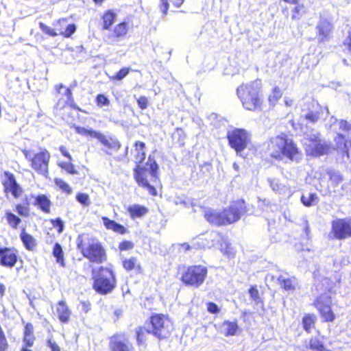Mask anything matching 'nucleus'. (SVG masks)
Instances as JSON below:
<instances>
[{"mask_svg":"<svg viewBox=\"0 0 351 351\" xmlns=\"http://www.w3.org/2000/svg\"><path fill=\"white\" fill-rule=\"evenodd\" d=\"M328 173L330 177V182L333 187L337 186L342 182L343 178L339 172L330 170Z\"/></svg>","mask_w":351,"mask_h":351,"instance_id":"nucleus-36","label":"nucleus"},{"mask_svg":"<svg viewBox=\"0 0 351 351\" xmlns=\"http://www.w3.org/2000/svg\"><path fill=\"white\" fill-rule=\"evenodd\" d=\"M261 87V80H255L250 84H242L237 90V95L243 107L249 110H255L262 104L259 93Z\"/></svg>","mask_w":351,"mask_h":351,"instance_id":"nucleus-4","label":"nucleus"},{"mask_svg":"<svg viewBox=\"0 0 351 351\" xmlns=\"http://www.w3.org/2000/svg\"><path fill=\"white\" fill-rule=\"evenodd\" d=\"M281 96L282 94L280 88L278 87H275L273 89L272 94L269 97V101L272 104H274L276 102V101L281 97Z\"/></svg>","mask_w":351,"mask_h":351,"instance_id":"nucleus-50","label":"nucleus"},{"mask_svg":"<svg viewBox=\"0 0 351 351\" xmlns=\"http://www.w3.org/2000/svg\"><path fill=\"white\" fill-rule=\"evenodd\" d=\"M160 10L163 15H165L168 10L169 3H171L174 7L179 8L183 3L184 0H160Z\"/></svg>","mask_w":351,"mask_h":351,"instance_id":"nucleus-35","label":"nucleus"},{"mask_svg":"<svg viewBox=\"0 0 351 351\" xmlns=\"http://www.w3.org/2000/svg\"><path fill=\"white\" fill-rule=\"evenodd\" d=\"M2 184L4 186V192L5 193H11L15 198L20 197L23 192V189L17 183L15 176L12 173L5 172V179Z\"/></svg>","mask_w":351,"mask_h":351,"instance_id":"nucleus-13","label":"nucleus"},{"mask_svg":"<svg viewBox=\"0 0 351 351\" xmlns=\"http://www.w3.org/2000/svg\"><path fill=\"white\" fill-rule=\"evenodd\" d=\"M246 211L244 200L239 199L232 202L228 208L223 210L224 225L230 224L238 221Z\"/></svg>","mask_w":351,"mask_h":351,"instance_id":"nucleus-10","label":"nucleus"},{"mask_svg":"<svg viewBox=\"0 0 351 351\" xmlns=\"http://www.w3.org/2000/svg\"><path fill=\"white\" fill-rule=\"evenodd\" d=\"M138 105L142 110L147 108L148 100L146 97L142 96L137 99Z\"/></svg>","mask_w":351,"mask_h":351,"instance_id":"nucleus-55","label":"nucleus"},{"mask_svg":"<svg viewBox=\"0 0 351 351\" xmlns=\"http://www.w3.org/2000/svg\"><path fill=\"white\" fill-rule=\"evenodd\" d=\"M34 204L46 213L50 211L51 202L45 195L37 196Z\"/></svg>","mask_w":351,"mask_h":351,"instance_id":"nucleus-29","label":"nucleus"},{"mask_svg":"<svg viewBox=\"0 0 351 351\" xmlns=\"http://www.w3.org/2000/svg\"><path fill=\"white\" fill-rule=\"evenodd\" d=\"M136 265L137 259L136 258H131L123 261V267L127 270H132L134 269Z\"/></svg>","mask_w":351,"mask_h":351,"instance_id":"nucleus-51","label":"nucleus"},{"mask_svg":"<svg viewBox=\"0 0 351 351\" xmlns=\"http://www.w3.org/2000/svg\"><path fill=\"white\" fill-rule=\"evenodd\" d=\"M221 239L219 232L212 231L208 233L204 239H201V246L202 247H211L216 245Z\"/></svg>","mask_w":351,"mask_h":351,"instance_id":"nucleus-20","label":"nucleus"},{"mask_svg":"<svg viewBox=\"0 0 351 351\" xmlns=\"http://www.w3.org/2000/svg\"><path fill=\"white\" fill-rule=\"evenodd\" d=\"M312 108L308 111L302 114L301 119L304 118L305 120L310 123H315L319 119V113L318 111V105L312 104Z\"/></svg>","mask_w":351,"mask_h":351,"instance_id":"nucleus-26","label":"nucleus"},{"mask_svg":"<svg viewBox=\"0 0 351 351\" xmlns=\"http://www.w3.org/2000/svg\"><path fill=\"white\" fill-rule=\"evenodd\" d=\"M53 256L56 258V261L62 266L64 265L63 258V252L60 244L56 243L53 250Z\"/></svg>","mask_w":351,"mask_h":351,"instance_id":"nucleus-42","label":"nucleus"},{"mask_svg":"<svg viewBox=\"0 0 351 351\" xmlns=\"http://www.w3.org/2000/svg\"><path fill=\"white\" fill-rule=\"evenodd\" d=\"M97 140L105 147L108 149H112L114 152H117L121 147V143L117 139L113 138H108L102 133H99Z\"/></svg>","mask_w":351,"mask_h":351,"instance_id":"nucleus-21","label":"nucleus"},{"mask_svg":"<svg viewBox=\"0 0 351 351\" xmlns=\"http://www.w3.org/2000/svg\"><path fill=\"white\" fill-rule=\"evenodd\" d=\"M77 200L84 206H88L90 204L89 197L86 193H79L76 197Z\"/></svg>","mask_w":351,"mask_h":351,"instance_id":"nucleus-52","label":"nucleus"},{"mask_svg":"<svg viewBox=\"0 0 351 351\" xmlns=\"http://www.w3.org/2000/svg\"><path fill=\"white\" fill-rule=\"evenodd\" d=\"M34 337L33 336V326L31 324H27L25 327L23 341L27 346H32Z\"/></svg>","mask_w":351,"mask_h":351,"instance_id":"nucleus-33","label":"nucleus"},{"mask_svg":"<svg viewBox=\"0 0 351 351\" xmlns=\"http://www.w3.org/2000/svg\"><path fill=\"white\" fill-rule=\"evenodd\" d=\"M249 293L251 299L256 303V304H258L261 302L258 291L256 287H252L249 290Z\"/></svg>","mask_w":351,"mask_h":351,"instance_id":"nucleus-49","label":"nucleus"},{"mask_svg":"<svg viewBox=\"0 0 351 351\" xmlns=\"http://www.w3.org/2000/svg\"><path fill=\"white\" fill-rule=\"evenodd\" d=\"M268 182L273 191L280 194H288L289 195H292L291 189L284 184L280 183L277 179H269Z\"/></svg>","mask_w":351,"mask_h":351,"instance_id":"nucleus-25","label":"nucleus"},{"mask_svg":"<svg viewBox=\"0 0 351 351\" xmlns=\"http://www.w3.org/2000/svg\"><path fill=\"white\" fill-rule=\"evenodd\" d=\"M67 25V20L66 19H61L53 23V26L55 27L56 32V28H62L64 30V28Z\"/></svg>","mask_w":351,"mask_h":351,"instance_id":"nucleus-56","label":"nucleus"},{"mask_svg":"<svg viewBox=\"0 0 351 351\" xmlns=\"http://www.w3.org/2000/svg\"><path fill=\"white\" fill-rule=\"evenodd\" d=\"M330 234H333V238L339 240L351 237V217L333 221Z\"/></svg>","mask_w":351,"mask_h":351,"instance_id":"nucleus-11","label":"nucleus"},{"mask_svg":"<svg viewBox=\"0 0 351 351\" xmlns=\"http://www.w3.org/2000/svg\"><path fill=\"white\" fill-rule=\"evenodd\" d=\"M93 288L101 293L106 294L112 291L115 287V278L111 270L103 267L99 269H93Z\"/></svg>","mask_w":351,"mask_h":351,"instance_id":"nucleus-5","label":"nucleus"},{"mask_svg":"<svg viewBox=\"0 0 351 351\" xmlns=\"http://www.w3.org/2000/svg\"><path fill=\"white\" fill-rule=\"evenodd\" d=\"M315 322L314 316L310 315L304 316L302 320L304 329L307 332H310L311 329L314 327Z\"/></svg>","mask_w":351,"mask_h":351,"instance_id":"nucleus-37","label":"nucleus"},{"mask_svg":"<svg viewBox=\"0 0 351 351\" xmlns=\"http://www.w3.org/2000/svg\"><path fill=\"white\" fill-rule=\"evenodd\" d=\"M151 333L159 339L167 338L173 329L171 322L165 315L156 314L151 317Z\"/></svg>","mask_w":351,"mask_h":351,"instance_id":"nucleus-7","label":"nucleus"},{"mask_svg":"<svg viewBox=\"0 0 351 351\" xmlns=\"http://www.w3.org/2000/svg\"><path fill=\"white\" fill-rule=\"evenodd\" d=\"M59 166L71 174L77 173V171L74 168V165L70 162H60Z\"/></svg>","mask_w":351,"mask_h":351,"instance_id":"nucleus-47","label":"nucleus"},{"mask_svg":"<svg viewBox=\"0 0 351 351\" xmlns=\"http://www.w3.org/2000/svg\"><path fill=\"white\" fill-rule=\"evenodd\" d=\"M131 218L142 217L148 213V208L139 204H133L128 208Z\"/></svg>","mask_w":351,"mask_h":351,"instance_id":"nucleus-24","label":"nucleus"},{"mask_svg":"<svg viewBox=\"0 0 351 351\" xmlns=\"http://www.w3.org/2000/svg\"><path fill=\"white\" fill-rule=\"evenodd\" d=\"M319 199L316 193H308L301 197L302 203L307 207L315 206L318 204Z\"/></svg>","mask_w":351,"mask_h":351,"instance_id":"nucleus-31","label":"nucleus"},{"mask_svg":"<svg viewBox=\"0 0 351 351\" xmlns=\"http://www.w3.org/2000/svg\"><path fill=\"white\" fill-rule=\"evenodd\" d=\"M16 261L17 257L13 250L7 247L0 249V263L1 265L12 267Z\"/></svg>","mask_w":351,"mask_h":351,"instance_id":"nucleus-18","label":"nucleus"},{"mask_svg":"<svg viewBox=\"0 0 351 351\" xmlns=\"http://www.w3.org/2000/svg\"><path fill=\"white\" fill-rule=\"evenodd\" d=\"M340 129H342L345 131H347L351 133V125L348 123L346 121L341 120L339 123Z\"/></svg>","mask_w":351,"mask_h":351,"instance_id":"nucleus-59","label":"nucleus"},{"mask_svg":"<svg viewBox=\"0 0 351 351\" xmlns=\"http://www.w3.org/2000/svg\"><path fill=\"white\" fill-rule=\"evenodd\" d=\"M205 219L210 224L215 226H224V218L223 211H217L212 208H206L204 211Z\"/></svg>","mask_w":351,"mask_h":351,"instance_id":"nucleus-19","label":"nucleus"},{"mask_svg":"<svg viewBox=\"0 0 351 351\" xmlns=\"http://www.w3.org/2000/svg\"><path fill=\"white\" fill-rule=\"evenodd\" d=\"M267 149L271 157L282 160L285 158L293 162H298L301 154L292 138L285 134L271 137L267 143Z\"/></svg>","mask_w":351,"mask_h":351,"instance_id":"nucleus-2","label":"nucleus"},{"mask_svg":"<svg viewBox=\"0 0 351 351\" xmlns=\"http://www.w3.org/2000/svg\"><path fill=\"white\" fill-rule=\"evenodd\" d=\"M23 154L25 155V157L26 159L29 160L31 161V163L32 162V158L34 157V154L31 153L30 151L28 150H24Z\"/></svg>","mask_w":351,"mask_h":351,"instance_id":"nucleus-64","label":"nucleus"},{"mask_svg":"<svg viewBox=\"0 0 351 351\" xmlns=\"http://www.w3.org/2000/svg\"><path fill=\"white\" fill-rule=\"evenodd\" d=\"M343 44L347 47L348 51L351 53V33H349Z\"/></svg>","mask_w":351,"mask_h":351,"instance_id":"nucleus-63","label":"nucleus"},{"mask_svg":"<svg viewBox=\"0 0 351 351\" xmlns=\"http://www.w3.org/2000/svg\"><path fill=\"white\" fill-rule=\"evenodd\" d=\"M292 12L293 14L291 16V19L293 20H298L302 16V15L304 13H306V8L303 4H298L297 6L294 8Z\"/></svg>","mask_w":351,"mask_h":351,"instance_id":"nucleus-43","label":"nucleus"},{"mask_svg":"<svg viewBox=\"0 0 351 351\" xmlns=\"http://www.w3.org/2000/svg\"><path fill=\"white\" fill-rule=\"evenodd\" d=\"M115 14L111 12H108L103 16V29H108L114 23Z\"/></svg>","mask_w":351,"mask_h":351,"instance_id":"nucleus-39","label":"nucleus"},{"mask_svg":"<svg viewBox=\"0 0 351 351\" xmlns=\"http://www.w3.org/2000/svg\"><path fill=\"white\" fill-rule=\"evenodd\" d=\"M56 30L58 32L59 35H62L65 38H69L75 33L76 27L74 24H69L66 26L64 30H62V28H56Z\"/></svg>","mask_w":351,"mask_h":351,"instance_id":"nucleus-38","label":"nucleus"},{"mask_svg":"<svg viewBox=\"0 0 351 351\" xmlns=\"http://www.w3.org/2000/svg\"><path fill=\"white\" fill-rule=\"evenodd\" d=\"M316 29L318 33L319 40L324 42L329 39L330 34L332 29V25L328 20L320 17L316 26Z\"/></svg>","mask_w":351,"mask_h":351,"instance_id":"nucleus-17","label":"nucleus"},{"mask_svg":"<svg viewBox=\"0 0 351 351\" xmlns=\"http://www.w3.org/2000/svg\"><path fill=\"white\" fill-rule=\"evenodd\" d=\"M39 27L44 33L50 36L55 37L57 35H58V33L56 32L55 29L51 28L50 27L47 26L42 22L39 23Z\"/></svg>","mask_w":351,"mask_h":351,"instance_id":"nucleus-46","label":"nucleus"},{"mask_svg":"<svg viewBox=\"0 0 351 351\" xmlns=\"http://www.w3.org/2000/svg\"><path fill=\"white\" fill-rule=\"evenodd\" d=\"M309 347L314 351H324L328 350L324 348L323 343L317 338H311L309 341Z\"/></svg>","mask_w":351,"mask_h":351,"instance_id":"nucleus-41","label":"nucleus"},{"mask_svg":"<svg viewBox=\"0 0 351 351\" xmlns=\"http://www.w3.org/2000/svg\"><path fill=\"white\" fill-rule=\"evenodd\" d=\"M21 239L27 250H33L36 247V239L32 235L27 233L24 229L21 233Z\"/></svg>","mask_w":351,"mask_h":351,"instance_id":"nucleus-30","label":"nucleus"},{"mask_svg":"<svg viewBox=\"0 0 351 351\" xmlns=\"http://www.w3.org/2000/svg\"><path fill=\"white\" fill-rule=\"evenodd\" d=\"M55 183L61 190H62V191L66 193L67 194L71 193V188L67 183H66L62 180L56 179Z\"/></svg>","mask_w":351,"mask_h":351,"instance_id":"nucleus-45","label":"nucleus"},{"mask_svg":"<svg viewBox=\"0 0 351 351\" xmlns=\"http://www.w3.org/2000/svg\"><path fill=\"white\" fill-rule=\"evenodd\" d=\"M337 143V147L338 149L343 148L348 157H350V142L345 141V138L341 134H339L335 139Z\"/></svg>","mask_w":351,"mask_h":351,"instance_id":"nucleus-34","label":"nucleus"},{"mask_svg":"<svg viewBox=\"0 0 351 351\" xmlns=\"http://www.w3.org/2000/svg\"><path fill=\"white\" fill-rule=\"evenodd\" d=\"M96 102L97 105L100 108L110 105V100L103 94H99L97 96Z\"/></svg>","mask_w":351,"mask_h":351,"instance_id":"nucleus-48","label":"nucleus"},{"mask_svg":"<svg viewBox=\"0 0 351 351\" xmlns=\"http://www.w3.org/2000/svg\"><path fill=\"white\" fill-rule=\"evenodd\" d=\"M237 330L238 325L234 322L225 321L221 326V332L225 336L234 335Z\"/></svg>","mask_w":351,"mask_h":351,"instance_id":"nucleus-27","label":"nucleus"},{"mask_svg":"<svg viewBox=\"0 0 351 351\" xmlns=\"http://www.w3.org/2000/svg\"><path fill=\"white\" fill-rule=\"evenodd\" d=\"M315 305L326 322L333 321L335 317L331 311L328 297L326 295L319 296L315 302Z\"/></svg>","mask_w":351,"mask_h":351,"instance_id":"nucleus-16","label":"nucleus"},{"mask_svg":"<svg viewBox=\"0 0 351 351\" xmlns=\"http://www.w3.org/2000/svg\"><path fill=\"white\" fill-rule=\"evenodd\" d=\"M49 159L50 154L46 149H43L40 152L34 154L31 167L38 173L47 176Z\"/></svg>","mask_w":351,"mask_h":351,"instance_id":"nucleus-12","label":"nucleus"},{"mask_svg":"<svg viewBox=\"0 0 351 351\" xmlns=\"http://www.w3.org/2000/svg\"><path fill=\"white\" fill-rule=\"evenodd\" d=\"M129 73V70L128 69H121L115 75L114 78L116 80H121L123 79Z\"/></svg>","mask_w":351,"mask_h":351,"instance_id":"nucleus-60","label":"nucleus"},{"mask_svg":"<svg viewBox=\"0 0 351 351\" xmlns=\"http://www.w3.org/2000/svg\"><path fill=\"white\" fill-rule=\"evenodd\" d=\"M51 222H52L53 226L54 227H58V232L59 233H61L63 231V229H64V222L62 221V219H60V218H57L55 220H51Z\"/></svg>","mask_w":351,"mask_h":351,"instance_id":"nucleus-54","label":"nucleus"},{"mask_svg":"<svg viewBox=\"0 0 351 351\" xmlns=\"http://www.w3.org/2000/svg\"><path fill=\"white\" fill-rule=\"evenodd\" d=\"M133 247H134V244L131 241H125L121 242L119 244V249L121 250H130V249L133 248Z\"/></svg>","mask_w":351,"mask_h":351,"instance_id":"nucleus-58","label":"nucleus"},{"mask_svg":"<svg viewBox=\"0 0 351 351\" xmlns=\"http://www.w3.org/2000/svg\"><path fill=\"white\" fill-rule=\"evenodd\" d=\"M74 129L78 134L84 136L86 137H91L97 139L99 132L93 130L92 129H87L84 127L74 126Z\"/></svg>","mask_w":351,"mask_h":351,"instance_id":"nucleus-32","label":"nucleus"},{"mask_svg":"<svg viewBox=\"0 0 351 351\" xmlns=\"http://www.w3.org/2000/svg\"><path fill=\"white\" fill-rule=\"evenodd\" d=\"M77 247L91 263L101 264L107 260L106 250L96 238H84L80 235L77 239Z\"/></svg>","mask_w":351,"mask_h":351,"instance_id":"nucleus-3","label":"nucleus"},{"mask_svg":"<svg viewBox=\"0 0 351 351\" xmlns=\"http://www.w3.org/2000/svg\"><path fill=\"white\" fill-rule=\"evenodd\" d=\"M134 147L136 162L140 164L145 158V144L143 142L136 141L134 143ZM158 169V166L156 162L149 156L145 167H141L140 165H138L134 171V176L138 184L146 189L152 195H156V190L149 183L147 176H150L152 180H156Z\"/></svg>","mask_w":351,"mask_h":351,"instance_id":"nucleus-1","label":"nucleus"},{"mask_svg":"<svg viewBox=\"0 0 351 351\" xmlns=\"http://www.w3.org/2000/svg\"><path fill=\"white\" fill-rule=\"evenodd\" d=\"M207 275V269L204 266L194 265L187 268L182 275V282L194 287H199L204 281Z\"/></svg>","mask_w":351,"mask_h":351,"instance_id":"nucleus-8","label":"nucleus"},{"mask_svg":"<svg viewBox=\"0 0 351 351\" xmlns=\"http://www.w3.org/2000/svg\"><path fill=\"white\" fill-rule=\"evenodd\" d=\"M303 145L306 154L315 157L327 154L330 150V145L321 139L319 134H307Z\"/></svg>","mask_w":351,"mask_h":351,"instance_id":"nucleus-6","label":"nucleus"},{"mask_svg":"<svg viewBox=\"0 0 351 351\" xmlns=\"http://www.w3.org/2000/svg\"><path fill=\"white\" fill-rule=\"evenodd\" d=\"M146 333H151L150 328L140 327L136 329V340L138 343H141L144 341V336Z\"/></svg>","mask_w":351,"mask_h":351,"instance_id":"nucleus-44","label":"nucleus"},{"mask_svg":"<svg viewBox=\"0 0 351 351\" xmlns=\"http://www.w3.org/2000/svg\"><path fill=\"white\" fill-rule=\"evenodd\" d=\"M111 351H135L132 344L124 336L113 335L110 340Z\"/></svg>","mask_w":351,"mask_h":351,"instance_id":"nucleus-15","label":"nucleus"},{"mask_svg":"<svg viewBox=\"0 0 351 351\" xmlns=\"http://www.w3.org/2000/svg\"><path fill=\"white\" fill-rule=\"evenodd\" d=\"M278 281L281 287L286 291H293L295 288L296 279L295 278H286L281 275L278 278Z\"/></svg>","mask_w":351,"mask_h":351,"instance_id":"nucleus-28","label":"nucleus"},{"mask_svg":"<svg viewBox=\"0 0 351 351\" xmlns=\"http://www.w3.org/2000/svg\"><path fill=\"white\" fill-rule=\"evenodd\" d=\"M56 312L61 322L66 323L69 322L71 311L64 301L58 303Z\"/></svg>","mask_w":351,"mask_h":351,"instance_id":"nucleus-23","label":"nucleus"},{"mask_svg":"<svg viewBox=\"0 0 351 351\" xmlns=\"http://www.w3.org/2000/svg\"><path fill=\"white\" fill-rule=\"evenodd\" d=\"M101 219L104 225L108 230H112L121 234H124L127 231L123 226L117 223L114 220H111L106 217H102Z\"/></svg>","mask_w":351,"mask_h":351,"instance_id":"nucleus-22","label":"nucleus"},{"mask_svg":"<svg viewBox=\"0 0 351 351\" xmlns=\"http://www.w3.org/2000/svg\"><path fill=\"white\" fill-rule=\"evenodd\" d=\"M207 310L210 313H218L220 311V308L213 302L208 303Z\"/></svg>","mask_w":351,"mask_h":351,"instance_id":"nucleus-57","label":"nucleus"},{"mask_svg":"<svg viewBox=\"0 0 351 351\" xmlns=\"http://www.w3.org/2000/svg\"><path fill=\"white\" fill-rule=\"evenodd\" d=\"M6 219L9 225L14 229L17 228L19 224L21 221L19 217H18L17 216H16L15 215L10 212L6 213Z\"/></svg>","mask_w":351,"mask_h":351,"instance_id":"nucleus-40","label":"nucleus"},{"mask_svg":"<svg viewBox=\"0 0 351 351\" xmlns=\"http://www.w3.org/2000/svg\"><path fill=\"white\" fill-rule=\"evenodd\" d=\"M128 32V23L125 22L121 23L114 27L112 32L105 36V40L110 45L117 44L125 37Z\"/></svg>","mask_w":351,"mask_h":351,"instance_id":"nucleus-14","label":"nucleus"},{"mask_svg":"<svg viewBox=\"0 0 351 351\" xmlns=\"http://www.w3.org/2000/svg\"><path fill=\"white\" fill-rule=\"evenodd\" d=\"M16 211L19 215L21 216H28L29 215V208L23 205L18 204L16 206Z\"/></svg>","mask_w":351,"mask_h":351,"instance_id":"nucleus-53","label":"nucleus"},{"mask_svg":"<svg viewBox=\"0 0 351 351\" xmlns=\"http://www.w3.org/2000/svg\"><path fill=\"white\" fill-rule=\"evenodd\" d=\"M47 345L51 348V351H60V347L51 339L48 340Z\"/></svg>","mask_w":351,"mask_h":351,"instance_id":"nucleus-61","label":"nucleus"},{"mask_svg":"<svg viewBox=\"0 0 351 351\" xmlns=\"http://www.w3.org/2000/svg\"><path fill=\"white\" fill-rule=\"evenodd\" d=\"M60 151L62 153V154L64 156L66 157L69 160H72L71 156L69 154V153L68 152V151L66 150V149L64 146H63V145L60 146Z\"/></svg>","mask_w":351,"mask_h":351,"instance_id":"nucleus-62","label":"nucleus"},{"mask_svg":"<svg viewBox=\"0 0 351 351\" xmlns=\"http://www.w3.org/2000/svg\"><path fill=\"white\" fill-rule=\"evenodd\" d=\"M227 138L230 146L234 149L238 154L246 148L250 141V135L244 129L234 128L228 131Z\"/></svg>","mask_w":351,"mask_h":351,"instance_id":"nucleus-9","label":"nucleus"}]
</instances>
